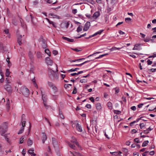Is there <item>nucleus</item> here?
<instances>
[{"label": "nucleus", "instance_id": "obj_11", "mask_svg": "<svg viewBox=\"0 0 156 156\" xmlns=\"http://www.w3.org/2000/svg\"><path fill=\"white\" fill-rule=\"evenodd\" d=\"M48 16H51V18H56L59 19V17L58 16L52 13H50L48 14Z\"/></svg>", "mask_w": 156, "mask_h": 156}, {"label": "nucleus", "instance_id": "obj_47", "mask_svg": "<svg viewBox=\"0 0 156 156\" xmlns=\"http://www.w3.org/2000/svg\"><path fill=\"white\" fill-rule=\"evenodd\" d=\"M72 13L74 14H76L77 12V10L76 9H73L72 10Z\"/></svg>", "mask_w": 156, "mask_h": 156}, {"label": "nucleus", "instance_id": "obj_51", "mask_svg": "<svg viewBox=\"0 0 156 156\" xmlns=\"http://www.w3.org/2000/svg\"><path fill=\"white\" fill-rule=\"evenodd\" d=\"M122 151L126 153L128 152V150L126 148H123L122 149Z\"/></svg>", "mask_w": 156, "mask_h": 156}, {"label": "nucleus", "instance_id": "obj_38", "mask_svg": "<svg viewBox=\"0 0 156 156\" xmlns=\"http://www.w3.org/2000/svg\"><path fill=\"white\" fill-rule=\"evenodd\" d=\"M90 62V61H86L81 64H76L75 65V66H82V65H83L84 64H85V63H86L87 62Z\"/></svg>", "mask_w": 156, "mask_h": 156}, {"label": "nucleus", "instance_id": "obj_25", "mask_svg": "<svg viewBox=\"0 0 156 156\" xmlns=\"http://www.w3.org/2000/svg\"><path fill=\"white\" fill-rule=\"evenodd\" d=\"M87 80L85 79H82L80 80V82L81 83H87Z\"/></svg>", "mask_w": 156, "mask_h": 156}, {"label": "nucleus", "instance_id": "obj_31", "mask_svg": "<svg viewBox=\"0 0 156 156\" xmlns=\"http://www.w3.org/2000/svg\"><path fill=\"white\" fill-rule=\"evenodd\" d=\"M73 140H72L71 141L74 143H75L78 146H79L78 143L77 142L76 140L75 139H73Z\"/></svg>", "mask_w": 156, "mask_h": 156}, {"label": "nucleus", "instance_id": "obj_1", "mask_svg": "<svg viewBox=\"0 0 156 156\" xmlns=\"http://www.w3.org/2000/svg\"><path fill=\"white\" fill-rule=\"evenodd\" d=\"M21 93L23 96L26 97H27L29 94V91L28 89L25 87H22L21 89Z\"/></svg>", "mask_w": 156, "mask_h": 156}, {"label": "nucleus", "instance_id": "obj_29", "mask_svg": "<svg viewBox=\"0 0 156 156\" xmlns=\"http://www.w3.org/2000/svg\"><path fill=\"white\" fill-rule=\"evenodd\" d=\"M82 27L81 26H80L77 28V31L78 32H79L82 30Z\"/></svg>", "mask_w": 156, "mask_h": 156}, {"label": "nucleus", "instance_id": "obj_33", "mask_svg": "<svg viewBox=\"0 0 156 156\" xmlns=\"http://www.w3.org/2000/svg\"><path fill=\"white\" fill-rule=\"evenodd\" d=\"M114 113L116 114H119L121 113V111L119 110H114Z\"/></svg>", "mask_w": 156, "mask_h": 156}, {"label": "nucleus", "instance_id": "obj_57", "mask_svg": "<svg viewBox=\"0 0 156 156\" xmlns=\"http://www.w3.org/2000/svg\"><path fill=\"white\" fill-rule=\"evenodd\" d=\"M131 108L132 110L133 111H135L136 109V106H134L131 107Z\"/></svg>", "mask_w": 156, "mask_h": 156}, {"label": "nucleus", "instance_id": "obj_27", "mask_svg": "<svg viewBox=\"0 0 156 156\" xmlns=\"http://www.w3.org/2000/svg\"><path fill=\"white\" fill-rule=\"evenodd\" d=\"M45 52L49 56H51V53L48 49H46L45 50Z\"/></svg>", "mask_w": 156, "mask_h": 156}, {"label": "nucleus", "instance_id": "obj_63", "mask_svg": "<svg viewBox=\"0 0 156 156\" xmlns=\"http://www.w3.org/2000/svg\"><path fill=\"white\" fill-rule=\"evenodd\" d=\"M115 90L116 93H118L119 91V89L117 88H115Z\"/></svg>", "mask_w": 156, "mask_h": 156}, {"label": "nucleus", "instance_id": "obj_41", "mask_svg": "<svg viewBox=\"0 0 156 156\" xmlns=\"http://www.w3.org/2000/svg\"><path fill=\"white\" fill-rule=\"evenodd\" d=\"M84 59H85L84 58H80V59H76L75 60H73L71 62H76L77 61H81L82 60Z\"/></svg>", "mask_w": 156, "mask_h": 156}, {"label": "nucleus", "instance_id": "obj_50", "mask_svg": "<svg viewBox=\"0 0 156 156\" xmlns=\"http://www.w3.org/2000/svg\"><path fill=\"white\" fill-rule=\"evenodd\" d=\"M149 130L147 129L146 130H144L143 133L144 134H147L149 133Z\"/></svg>", "mask_w": 156, "mask_h": 156}, {"label": "nucleus", "instance_id": "obj_4", "mask_svg": "<svg viewBox=\"0 0 156 156\" xmlns=\"http://www.w3.org/2000/svg\"><path fill=\"white\" fill-rule=\"evenodd\" d=\"M42 93V92H41ZM42 94V98L44 104V106L46 108H48L49 106L48 104V103L47 101V98L46 97V96L44 94Z\"/></svg>", "mask_w": 156, "mask_h": 156}, {"label": "nucleus", "instance_id": "obj_55", "mask_svg": "<svg viewBox=\"0 0 156 156\" xmlns=\"http://www.w3.org/2000/svg\"><path fill=\"white\" fill-rule=\"evenodd\" d=\"M79 69L78 68H75L74 69H70L69 71H70V72H74V71H76L77 70V69Z\"/></svg>", "mask_w": 156, "mask_h": 156}, {"label": "nucleus", "instance_id": "obj_6", "mask_svg": "<svg viewBox=\"0 0 156 156\" xmlns=\"http://www.w3.org/2000/svg\"><path fill=\"white\" fill-rule=\"evenodd\" d=\"M142 45L140 44H137L134 45V48H133V50H140L142 49L141 46Z\"/></svg>", "mask_w": 156, "mask_h": 156}, {"label": "nucleus", "instance_id": "obj_53", "mask_svg": "<svg viewBox=\"0 0 156 156\" xmlns=\"http://www.w3.org/2000/svg\"><path fill=\"white\" fill-rule=\"evenodd\" d=\"M137 132V131L136 129H133L131 131V133L132 134H133L134 133H136Z\"/></svg>", "mask_w": 156, "mask_h": 156}, {"label": "nucleus", "instance_id": "obj_36", "mask_svg": "<svg viewBox=\"0 0 156 156\" xmlns=\"http://www.w3.org/2000/svg\"><path fill=\"white\" fill-rule=\"evenodd\" d=\"M28 152L29 154H31L32 155L33 154H34V150L32 149L29 150L28 151Z\"/></svg>", "mask_w": 156, "mask_h": 156}, {"label": "nucleus", "instance_id": "obj_49", "mask_svg": "<svg viewBox=\"0 0 156 156\" xmlns=\"http://www.w3.org/2000/svg\"><path fill=\"white\" fill-rule=\"evenodd\" d=\"M72 49L74 51H77V52L80 51H81V50L80 49H78V48H74V49Z\"/></svg>", "mask_w": 156, "mask_h": 156}, {"label": "nucleus", "instance_id": "obj_23", "mask_svg": "<svg viewBox=\"0 0 156 156\" xmlns=\"http://www.w3.org/2000/svg\"><path fill=\"white\" fill-rule=\"evenodd\" d=\"M6 61L8 63V66L10 67L12 65V64L9 61V58H7L6 59Z\"/></svg>", "mask_w": 156, "mask_h": 156}, {"label": "nucleus", "instance_id": "obj_58", "mask_svg": "<svg viewBox=\"0 0 156 156\" xmlns=\"http://www.w3.org/2000/svg\"><path fill=\"white\" fill-rule=\"evenodd\" d=\"M119 33L120 35H123L125 34L124 32L122 31L121 30H120L119 31Z\"/></svg>", "mask_w": 156, "mask_h": 156}, {"label": "nucleus", "instance_id": "obj_9", "mask_svg": "<svg viewBox=\"0 0 156 156\" xmlns=\"http://www.w3.org/2000/svg\"><path fill=\"white\" fill-rule=\"evenodd\" d=\"M4 88L8 92H11L12 91V87L10 85L5 84L4 86Z\"/></svg>", "mask_w": 156, "mask_h": 156}, {"label": "nucleus", "instance_id": "obj_10", "mask_svg": "<svg viewBox=\"0 0 156 156\" xmlns=\"http://www.w3.org/2000/svg\"><path fill=\"white\" fill-rule=\"evenodd\" d=\"M114 75V72L109 70H108V76L110 79L112 80L113 79V76Z\"/></svg>", "mask_w": 156, "mask_h": 156}, {"label": "nucleus", "instance_id": "obj_35", "mask_svg": "<svg viewBox=\"0 0 156 156\" xmlns=\"http://www.w3.org/2000/svg\"><path fill=\"white\" fill-rule=\"evenodd\" d=\"M32 82H33V83H34V86L37 88H38V86L37 85V84H36V82H35V79H34L32 80Z\"/></svg>", "mask_w": 156, "mask_h": 156}, {"label": "nucleus", "instance_id": "obj_13", "mask_svg": "<svg viewBox=\"0 0 156 156\" xmlns=\"http://www.w3.org/2000/svg\"><path fill=\"white\" fill-rule=\"evenodd\" d=\"M100 15V13L99 12H96L94 13L92 17L94 19H96Z\"/></svg>", "mask_w": 156, "mask_h": 156}, {"label": "nucleus", "instance_id": "obj_37", "mask_svg": "<svg viewBox=\"0 0 156 156\" xmlns=\"http://www.w3.org/2000/svg\"><path fill=\"white\" fill-rule=\"evenodd\" d=\"M24 138L23 137H22L20 139V142L19 143L20 144H22L23 143Z\"/></svg>", "mask_w": 156, "mask_h": 156}, {"label": "nucleus", "instance_id": "obj_24", "mask_svg": "<svg viewBox=\"0 0 156 156\" xmlns=\"http://www.w3.org/2000/svg\"><path fill=\"white\" fill-rule=\"evenodd\" d=\"M10 74V72L9 71V69H6V73H5V75L6 76V77H9V76Z\"/></svg>", "mask_w": 156, "mask_h": 156}, {"label": "nucleus", "instance_id": "obj_21", "mask_svg": "<svg viewBox=\"0 0 156 156\" xmlns=\"http://www.w3.org/2000/svg\"><path fill=\"white\" fill-rule=\"evenodd\" d=\"M59 117H60L62 119H64V115H63V114H62V112L59 110Z\"/></svg>", "mask_w": 156, "mask_h": 156}, {"label": "nucleus", "instance_id": "obj_42", "mask_svg": "<svg viewBox=\"0 0 156 156\" xmlns=\"http://www.w3.org/2000/svg\"><path fill=\"white\" fill-rule=\"evenodd\" d=\"M100 52H96L95 53H94L93 54H92V55H89L88 57H87V58H89V57L92 56H93V55H95V56H96V54H98V53H100Z\"/></svg>", "mask_w": 156, "mask_h": 156}, {"label": "nucleus", "instance_id": "obj_5", "mask_svg": "<svg viewBox=\"0 0 156 156\" xmlns=\"http://www.w3.org/2000/svg\"><path fill=\"white\" fill-rule=\"evenodd\" d=\"M48 84L49 87L52 88L53 90V91L55 92H56L57 91L58 89L57 87L54 84H53L51 83L48 82Z\"/></svg>", "mask_w": 156, "mask_h": 156}, {"label": "nucleus", "instance_id": "obj_43", "mask_svg": "<svg viewBox=\"0 0 156 156\" xmlns=\"http://www.w3.org/2000/svg\"><path fill=\"white\" fill-rule=\"evenodd\" d=\"M77 93V89L75 87H74V89L72 93L73 94H76Z\"/></svg>", "mask_w": 156, "mask_h": 156}, {"label": "nucleus", "instance_id": "obj_60", "mask_svg": "<svg viewBox=\"0 0 156 156\" xmlns=\"http://www.w3.org/2000/svg\"><path fill=\"white\" fill-rule=\"evenodd\" d=\"M150 40V39L149 38H146L145 39H144V41L145 42H148Z\"/></svg>", "mask_w": 156, "mask_h": 156}, {"label": "nucleus", "instance_id": "obj_26", "mask_svg": "<svg viewBox=\"0 0 156 156\" xmlns=\"http://www.w3.org/2000/svg\"><path fill=\"white\" fill-rule=\"evenodd\" d=\"M121 48H118L116 47H114L110 49L109 50H110L111 51H112L114 50H119Z\"/></svg>", "mask_w": 156, "mask_h": 156}, {"label": "nucleus", "instance_id": "obj_32", "mask_svg": "<svg viewBox=\"0 0 156 156\" xmlns=\"http://www.w3.org/2000/svg\"><path fill=\"white\" fill-rule=\"evenodd\" d=\"M24 131V128H22L18 133V134H20L22 133Z\"/></svg>", "mask_w": 156, "mask_h": 156}, {"label": "nucleus", "instance_id": "obj_30", "mask_svg": "<svg viewBox=\"0 0 156 156\" xmlns=\"http://www.w3.org/2000/svg\"><path fill=\"white\" fill-rule=\"evenodd\" d=\"M73 156H82V155L78 152H75L74 154H73Z\"/></svg>", "mask_w": 156, "mask_h": 156}, {"label": "nucleus", "instance_id": "obj_22", "mask_svg": "<svg viewBox=\"0 0 156 156\" xmlns=\"http://www.w3.org/2000/svg\"><path fill=\"white\" fill-rule=\"evenodd\" d=\"M149 143V141L148 140H146L142 144V147H144L146 146L148 143Z\"/></svg>", "mask_w": 156, "mask_h": 156}, {"label": "nucleus", "instance_id": "obj_54", "mask_svg": "<svg viewBox=\"0 0 156 156\" xmlns=\"http://www.w3.org/2000/svg\"><path fill=\"white\" fill-rule=\"evenodd\" d=\"M86 107L88 108H90L91 107V105L90 104H87L86 105Z\"/></svg>", "mask_w": 156, "mask_h": 156}, {"label": "nucleus", "instance_id": "obj_52", "mask_svg": "<svg viewBox=\"0 0 156 156\" xmlns=\"http://www.w3.org/2000/svg\"><path fill=\"white\" fill-rule=\"evenodd\" d=\"M26 122L25 121H23L22 122V128H23L25 126Z\"/></svg>", "mask_w": 156, "mask_h": 156}, {"label": "nucleus", "instance_id": "obj_61", "mask_svg": "<svg viewBox=\"0 0 156 156\" xmlns=\"http://www.w3.org/2000/svg\"><path fill=\"white\" fill-rule=\"evenodd\" d=\"M0 74L1 76V78H4V75L2 71H0Z\"/></svg>", "mask_w": 156, "mask_h": 156}, {"label": "nucleus", "instance_id": "obj_18", "mask_svg": "<svg viewBox=\"0 0 156 156\" xmlns=\"http://www.w3.org/2000/svg\"><path fill=\"white\" fill-rule=\"evenodd\" d=\"M96 109L98 110H100L102 108L101 105L99 103L97 104L96 105Z\"/></svg>", "mask_w": 156, "mask_h": 156}, {"label": "nucleus", "instance_id": "obj_7", "mask_svg": "<svg viewBox=\"0 0 156 156\" xmlns=\"http://www.w3.org/2000/svg\"><path fill=\"white\" fill-rule=\"evenodd\" d=\"M90 26V23L89 22H87L84 25L83 30L84 31L87 30Z\"/></svg>", "mask_w": 156, "mask_h": 156}, {"label": "nucleus", "instance_id": "obj_39", "mask_svg": "<svg viewBox=\"0 0 156 156\" xmlns=\"http://www.w3.org/2000/svg\"><path fill=\"white\" fill-rule=\"evenodd\" d=\"M37 55L38 58H40L41 57V53L40 52H37Z\"/></svg>", "mask_w": 156, "mask_h": 156}, {"label": "nucleus", "instance_id": "obj_62", "mask_svg": "<svg viewBox=\"0 0 156 156\" xmlns=\"http://www.w3.org/2000/svg\"><path fill=\"white\" fill-rule=\"evenodd\" d=\"M4 47L2 45V44L1 43H0V49H3Z\"/></svg>", "mask_w": 156, "mask_h": 156}, {"label": "nucleus", "instance_id": "obj_12", "mask_svg": "<svg viewBox=\"0 0 156 156\" xmlns=\"http://www.w3.org/2000/svg\"><path fill=\"white\" fill-rule=\"evenodd\" d=\"M103 30H99V31H98L97 32L94 33L93 35L90 36L89 37H88V38H91V37H92L94 36H96L98 34H101V33H102V32L103 31Z\"/></svg>", "mask_w": 156, "mask_h": 156}, {"label": "nucleus", "instance_id": "obj_16", "mask_svg": "<svg viewBox=\"0 0 156 156\" xmlns=\"http://www.w3.org/2000/svg\"><path fill=\"white\" fill-rule=\"evenodd\" d=\"M7 103L6 104V106L8 108H9L10 107V104L12 102V101H9V99L7 98L6 99Z\"/></svg>", "mask_w": 156, "mask_h": 156}, {"label": "nucleus", "instance_id": "obj_45", "mask_svg": "<svg viewBox=\"0 0 156 156\" xmlns=\"http://www.w3.org/2000/svg\"><path fill=\"white\" fill-rule=\"evenodd\" d=\"M145 126V125L143 123H141L140 124V126L141 129H143Z\"/></svg>", "mask_w": 156, "mask_h": 156}, {"label": "nucleus", "instance_id": "obj_64", "mask_svg": "<svg viewBox=\"0 0 156 156\" xmlns=\"http://www.w3.org/2000/svg\"><path fill=\"white\" fill-rule=\"evenodd\" d=\"M152 30L154 31L153 32V34H154L155 32H156V27L153 28Z\"/></svg>", "mask_w": 156, "mask_h": 156}, {"label": "nucleus", "instance_id": "obj_28", "mask_svg": "<svg viewBox=\"0 0 156 156\" xmlns=\"http://www.w3.org/2000/svg\"><path fill=\"white\" fill-rule=\"evenodd\" d=\"M108 108L110 109H112V104L111 102H108Z\"/></svg>", "mask_w": 156, "mask_h": 156}, {"label": "nucleus", "instance_id": "obj_44", "mask_svg": "<svg viewBox=\"0 0 156 156\" xmlns=\"http://www.w3.org/2000/svg\"><path fill=\"white\" fill-rule=\"evenodd\" d=\"M52 53L54 55H56L58 54V51L55 50L53 51Z\"/></svg>", "mask_w": 156, "mask_h": 156}, {"label": "nucleus", "instance_id": "obj_19", "mask_svg": "<svg viewBox=\"0 0 156 156\" xmlns=\"http://www.w3.org/2000/svg\"><path fill=\"white\" fill-rule=\"evenodd\" d=\"M33 141L30 139V138H29L27 141V144L28 146H31L33 144Z\"/></svg>", "mask_w": 156, "mask_h": 156}, {"label": "nucleus", "instance_id": "obj_59", "mask_svg": "<svg viewBox=\"0 0 156 156\" xmlns=\"http://www.w3.org/2000/svg\"><path fill=\"white\" fill-rule=\"evenodd\" d=\"M26 151L24 150L23 149L22 151V153L23 156H25V155L26 154Z\"/></svg>", "mask_w": 156, "mask_h": 156}, {"label": "nucleus", "instance_id": "obj_34", "mask_svg": "<svg viewBox=\"0 0 156 156\" xmlns=\"http://www.w3.org/2000/svg\"><path fill=\"white\" fill-rule=\"evenodd\" d=\"M125 20L126 23H128L131 21V19L130 18H125Z\"/></svg>", "mask_w": 156, "mask_h": 156}, {"label": "nucleus", "instance_id": "obj_15", "mask_svg": "<svg viewBox=\"0 0 156 156\" xmlns=\"http://www.w3.org/2000/svg\"><path fill=\"white\" fill-rule=\"evenodd\" d=\"M42 142L43 143H44L45 142V140H46L47 139V137L46 135V134L44 133H42Z\"/></svg>", "mask_w": 156, "mask_h": 156}, {"label": "nucleus", "instance_id": "obj_3", "mask_svg": "<svg viewBox=\"0 0 156 156\" xmlns=\"http://www.w3.org/2000/svg\"><path fill=\"white\" fill-rule=\"evenodd\" d=\"M55 66L56 68L55 71L52 69H51L49 68L48 69L49 72L50 73H51L52 75H53L57 79H58V73H57V72L58 71L57 69L58 67L57 65H55Z\"/></svg>", "mask_w": 156, "mask_h": 156}, {"label": "nucleus", "instance_id": "obj_2", "mask_svg": "<svg viewBox=\"0 0 156 156\" xmlns=\"http://www.w3.org/2000/svg\"><path fill=\"white\" fill-rule=\"evenodd\" d=\"M71 123H72L73 122H74L73 123L72 125V126L73 127H75L74 124H75L76 126V127L77 129L80 132H81L82 131V128L81 126L80 125V124L78 123V122L77 121H75L74 122H71Z\"/></svg>", "mask_w": 156, "mask_h": 156}, {"label": "nucleus", "instance_id": "obj_20", "mask_svg": "<svg viewBox=\"0 0 156 156\" xmlns=\"http://www.w3.org/2000/svg\"><path fill=\"white\" fill-rule=\"evenodd\" d=\"M22 37V35H18V42L19 44H21V41L20 38Z\"/></svg>", "mask_w": 156, "mask_h": 156}, {"label": "nucleus", "instance_id": "obj_48", "mask_svg": "<svg viewBox=\"0 0 156 156\" xmlns=\"http://www.w3.org/2000/svg\"><path fill=\"white\" fill-rule=\"evenodd\" d=\"M147 64L148 65H151L152 63V62L150 61L149 59H148L147 61Z\"/></svg>", "mask_w": 156, "mask_h": 156}, {"label": "nucleus", "instance_id": "obj_8", "mask_svg": "<svg viewBox=\"0 0 156 156\" xmlns=\"http://www.w3.org/2000/svg\"><path fill=\"white\" fill-rule=\"evenodd\" d=\"M46 64L48 66H51L53 63L52 61L49 57H46L45 58Z\"/></svg>", "mask_w": 156, "mask_h": 156}, {"label": "nucleus", "instance_id": "obj_17", "mask_svg": "<svg viewBox=\"0 0 156 156\" xmlns=\"http://www.w3.org/2000/svg\"><path fill=\"white\" fill-rule=\"evenodd\" d=\"M62 38H63V39L66 40L67 41H69V42H73L74 41V40L73 39H70L68 38L63 37V36L62 37Z\"/></svg>", "mask_w": 156, "mask_h": 156}, {"label": "nucleus", "instance_id": "obj_46", "mask_svg": "<svg viewBox=\"0 0 156 156\" xmlns=\"http://www.w3.org/2000/svg\"><path fill=\"white\" fill-rule=\"evenodd\" d=\"M69 146L71 147V148L74 149H75V146H74V145H72L71 144L69 143Z\"/></svg>", "mask_w": 156, "mask_h": 156}, {"label": "nucleus", "instance_id": "obj_14", "mask_svg": "<svg viewBox=\"0 0 156 156\" xmlns=\"http://www.w3.org/2000/svg\"><path fill=\"white\" fill-rule=\"evenodd\" d=\"M45 19L48 21L50 24H51L54 27H56V24L55 23H54L53 21L50 20L48 18H46Z\"/></svg>", "mask_w": 156, "mask_h": 156}, {"label": "nucleus", "instance_id": "obj_56", "mask_svg": "<svg viewBox=\"0 0 156 156\" xmlns=\"http://www.w3.org/2000/svg\"><path fill=\"white\" fill-rule=\"evenodd\" d=\"M149 153V151H146L144 153L142 154V156H146L147 155V153Z\"/></svg>", "mask_w": 156, "mask_h": 156}, {"label": "nucleus", "instance_id": "obj_40", "mask_svg": "<svg viewBox=\"0 0 156 156\" xmlns=\"http://www.w3.org/2000/svg\"><path fill=\"white\" fill-rule=\"evenodd\" d=\"M106 55H107V54H103V55H100L99 56L96 57L95 58V59H98V58H101Z\"/></svg>", "mask_w": 156, "mask_h": 156}]
</instances>
